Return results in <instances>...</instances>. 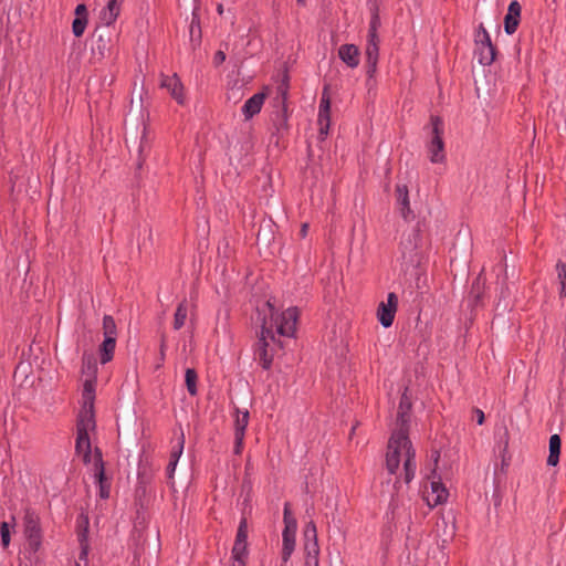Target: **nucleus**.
<instances>
[{"mask_svg":"<svg viewBox=\"0 0 566 566\" xmlns=\"http://www.w3.org/2000/svg\"><path fill=\"white\" fill-rule=\"evenodd\" d=\"M176 467H177L176 462H170V461L168 462V465L166 468V472H167V476L169 479L174 478V473H175Z\"/></svg>","mask_w":566,"mask_h":566,"instance_id":"nucleus-51","label":"nucleus"},{"mask_svg":"<svg viewBox=\"0 0 566 566\" xmlns=\"http://www.w3.org/2000/svg\"><path fill=\"white\" fill-rule=\"evenodd\" d=\"M365 56H366L367 80L370 81L371 78H374V76L377 72V64H378V57H379V44L367 43Z\"/></svg>","mask_w":566,"mask_h":566,"instance_id":"nucleus-18","label":"nucleus"},{"mask_svg":"<svg viewBox=\"0 0 566 566\" xmlns=\"http://www.w3.org/2000/svg\"><path fill=\"white\" fill-rule=\"evenodd\" d=\"M160 87L166 88L171 97L179 104H185L184 85L179 76L175 73L172 75L161 74Z\"/></svg>","mask_w":566,"mask_h":566,"instance_id":"nucleus-14","label":"nucleus"},{"mask_svg":"<svg viewBox=\"0 0 566 566\" xmlns=\"http://www.w3.org/2000/svg\"><path fill=\"white\" fill-rule=\"evenodd\" d=\"M124 0H106V6L102 9L99 19L103 24L112 25L119 15L120 7Z\"/></svg>","mask_w":566,"mask_h":566,"instance_id":"nucleus-20","label":"nucleus"},{"mask_svg":"<svg viewBox=\"0 0 566 566\" xmlns=\"http://www.w3.org/2000/svg\"><path fill=\"white\" fill-rule=\"evenodd\" d=\"M557 276L560 284L559 294L566 296V264L557 263Z\"/></svg>","mask_w":566,"mask_h":566,"instance_id":"nucleus-42","label":"nucleus"},{"mask_svg":"<svg viewBox=\"0 0 566 566\" xmlns=\"http://www.w3.org/2000/svg\"><path fill=\"white\" fill-rule=\"evenodd\" d=\"M231 566H247V560L242 559H232Z\"/></svg>","mask_w":566,"mask_h":566,"instance_id":"nucleus-54","label":"nucleus"},{"mask_svg":"<svg viewBox=\"0 0 566 566\" xmlns=\"http://www.w3.org/2000/svg\"><path fill=\"white\" fill-rule=\"evenodd\" d=\"M1 544L6 548L10 544V526L8 522L0 523Z\"/></svg>","mask_w":566,"mask_h":566,"instance_id":"nucleus-43","label":"nucleus"},{"mask_svg":"<svg viewBox=\"0 0 566 566\" xmlns=\"http://www.w3.org/2000/svg\"><path fill=\"white\" fill-rule=\"evenodd\" d=\"M96 484H98V495L101 499L106 500L109 497L111 493V482L106 478V473L104 472L103 478H95Z\"/></svg>","mask_w":566,"mask_h":566,"instance_id":"nucleus-36","label":"nucleus"},{"mask_svg":"<svg viewBox=\"0 0 566 566\" xmlns=\"http://www.w3.org/2000/svg\"><path fill=\"white\" fill-rule=\"evenodd\" d=\"M74 13H75V18H87L88 17L87 8L84 3L77 4Z\"/></svg>","mask_w":566,"mask_h":566,"instance_id":"nucleus-47","label":"nucleus"},{"mask_svg":"<svg viewBox=\"0 0 566 566\" xmlns=\"http://www.w3.org/2000/svg\"><path fill=\"white\" fill-rule=\"evenodd\" d=\"M419 494H420L421 499L424 500V492L420 491Z\"/></svg>","mask_w":566,"mask_h":566,"instance_id":"nucleus-58","label":"nucleus"},{"mask_svg":"<svg viewBox=\"0 0 566 566\" xmlns=\"http://www.w3.org/2000/svg\"><path fill=\"white\" fill-rule=\"evenodd\" d=\"M378 27H379V18L377 14H375V15H373V18L370 20L368 32H377Z\"/></svg>","mask_w":566,"mask_h":566,"instance_id":"nucleus-49","label":"nucleus"},{"mask_svg":"<svg viewBox=\"0 0 566 566\" xmlns=\"http://www.w3.org/2000/svg\"><path fill=\"white\" fill-rule=\"evenodd\" d=\"M307 231H308V224L307 223H303L302 227H301L300 235L302 238H305L307 235Z\"/></svg>","mask_w":566,"mask_h":566,"instance_id":"nucleus-53","label":"nucleus"},{"mask_svg":"<svg viewBox=\"0 0 566 566\" xmlns=\"http://www.w3.org/2000/svg\"><path fill=\"white\" fill-rule=\"evenodd\" d=\"M165 339L163 338L160 344V360H164L165 358Z\"/></svg>","mask_w":566,"mask_h":566,"instance_id":"nucleus-55","label":"nucleus"},{"mask_svg":"<svg viewBox=\"0 0 566 566\" xmlns=\"http://www.w3.org/2000/svg\"><path fill=\"white\" fill-rule=\"evenodd\" d=\"M304 551L306 553L305 565L304 566H319L318 555L319 547L316 542H310L304 545Z\"/></svg>","mask_w":566,"mask_h":566,"instance_id":"nucleus-27","label":"nucleus"},{"mask_svg":"<svg viewBox=\"0 0 566 566\" xmlns=\"http://www.w3.org/2000/svg\"><path fill=\"white\" fill-rule=\"evenodd\" d=\"M185 446V436L184 432H181L177 446H175L170 452L169 461L178 463Z\"/></svg>","mask_w":566,"mask_h":566,"instance_id":"nucleus-39","label":"nucleus"},{"mask_svg":"<svg viewBox=\"0 0 566 566\" xmlns=\"http://www.w3.org/2000/svg\"><path fill=\"white\" fill-rule=\"evenodd\" d=\"M438 537H443L442 542L446 543L448 538H450L453 534V527L449 525V523L442 518L441 523H437V530H436Z\"/></svg>","mask_w":566,"mask_h":566,"instance_id":"nucleus-35","label":"nucleus"},{"mask_svg":"<svg viewBox=\"0 0 566 566\" xmlns=\"http://www.w3.org/2000/svg\"><path fill=\"white\" fill-rule=\"evenodd\" d=\"M431 479V497L427 496V505L436 506L447 501L448 491L439 480H436V470H433Z\"/></svg>","mask_w":566,"mask_h":566,"instance_id":"nucleus-17","label":"nucleus"},{"mask_svg":"<svg viewBox=\"0 0 566 566\" xmlns=\"http://www.w3.org/2000/svg\"><path fill=\"white\" fill-rule=\"evenodd\" d=\"M317 124L319 126V139L324 140L328 135L331 126V95L328 85H325L322 91V96L318 106Z\"/></svg>","mask_w":566,"mask_h":566,"instance_id":"nucleus-8","label":"nucleus"},{"mask_svg":"<svg viewBox=\"0 0 566 566\" xmlns=\"http://www.w3.org/2000/svg\"><path fill=\"white\" fill-rule=\"evenodd\" d=\"M103 335L117 339V327L115 319L112 315H104L103 317Z\"/></svg>","mask_w":566,"mask_h":566,"instance_id":"nucleus-32","label":"nucleus"},{"mask_svg":"<svg viewBox=\"0 0 566 566\" xmlns=\"http://www.w3.org/2000/svg\"><path fill=\"white\" fill-rule=\"evenodd\" d=\"M398 308V296L390 292L386 302H380L377 307V318L381 326L388 328L392 325Z\"/></svg>","mask_w":566,"mask_h":566,"instance_id":"nucleus-11","label":"nucleus"},{"mask_svg":"<svg viewBox=\"0 0 566 566\" xmlns=\"http://www.w3.org/2000/svg\"><path fill=\"white\" fill-rule=\"evenodd\" d=\"M88 528H90V521L88 516L85 514H80L76 520V534H77V541L80 543V560H85L88 555Z\"/></svg>","mask_w":566,"mask_h":566,"instance_id":"nucleus-13","label":"nucleus"},{"mask_svg":"<svg viewBox=\"0 0 566 566\" xmlns=\"http://www.w3.org/2000/svg\"><path fill=\"white\" fill-rule=\"evenodd\" d=\"M96 422L90 418L77 420L75 452L83 455V462L88 464L92 461V447L88 432L95 430Z\"/></svg>","mask_w":566,"mask_h":566,"instance_id":"nucleus-5","label":"nucleus"},{"mask_svg":"<svg viewBox=\"0 0 566 566\" xmlns=\"http://www.w3.org/2000/svg\"><path fill=\"white\" fill-rule=\"evenodd\" d=\"M271 122L273 126V130L271 134V139H274V144L276 146L280 145L281 139L289 132V111L280 109L273 111L271 113Z\"/></svg>","mask_w":566,"mask_h":566,"instance_id":"nucleus-12","label":"nucleus"},{"mask_svg":"<svg viewBox=\"0 0 566 566\" xmlns=\"http://www.w3.org/2000/svg\"><path fill=\"white\" fill-rule=\"evenodd\" d=\"M474 419L476 420L478 424H482L484 422V413L480 409L473 410Z\"/></svg>","mask_w":566,"mask_h":566,"instance_id":"nucleus-50","label":"nucleus"},{"mask_svg":"<svg viewBox=\"0 0 566 566\" xmlns=\"http://www.w3.org/2000/svg\"><path fill=\"white\" fill-rule=\"evenodd\" d=\"M187 314H188L187 301L184 300L178 304L175 315H174V328L176 331L180 329L185 325Z\"/></svg>","mask_w":566,"mask_h":566,"instance_id":"nucleus-29","label":"nucleus"},{"mask_svg":"<svg viewBox=\"0 0 566 566\" xmlns=\"http://www.w3.org/2000/svg\"><path fill=\"white\" fill-rule=\"evenodd\" d=\"M197 381V371L193 368H187L185 373V382L190 396H196L198 392Z\"/></svg>","mask_w":566,"mask_h":566,"instance_id":"nucleus-31","label":"nucleus"},{"mask_svg":"<svg viewBox=\"0 0 566 566\" xmlns=\"http://www.w3.org/2000/svg\"><path fill=\"white\" fill-rule=\"evenodd\" d=\"M92 455L94 458V478H103L105 472V462L103 460L102 450L98 447H95L94 451H92Z\"/></svg>","mask_w":566,"mask_h":566,"instance_id":"nucleus-30","label":"nucleus"},{"mask_svg":"<svg viewBox=\"0 0 566 566\" xmlns=\"http://www.w3.org/2000/svg\"><path fill=\"white\" fill-rule=\"evenodd\" d=\"M82 373L90 378L95 379L97 374V364L93 355L84 354L82 357Z\"/></svg>","mask_w":566,"mask_h":566,"instance_id":"nucleus-28","label":"nucleus"},{"mask_svg":"<svg viewBox=\"0 0 566 566\" xmlns=\"http://www.w3.org/2000/svg\"><path fill=\"white\" fill-rule=\"evenodd\" d=\"M265 97V93L259 92L244 103L242 106V114L245 119H251L254 115L261 112Z\"/></svg>","mask_w":566,"mask_h":566,"instance_id":"nucleus-19","label":"nucleus"},{"mask_svg":"<svg viewBox=\"0 0 566 566\" xmlns=\"http://www.w3.org/2000/svg\"><path fill=\"white\" fill-rule=\"evenodd\" d=\"M111 27L103 24L94 30L93 38L95 39V44L92 46V53L98 60L104 59L111 52L113 43Z\"/></svg>","mask_w":566,"mask_h":566,"instance_id":"nucleus-7","label":"nucleus"},{"mask_svg":"<svg viewBox=\"0 0 566 566\" xmlns=\"http://www.w3.org/2000/svg\"><path fill=\"white\" fill-rule=\"evenodd\" d=\"M338 57L350 69H355L360 62V51L355 44H343L338 49Z\"/></svg>","mask_w":566,"mask_h":566,"instance_id":"nucleus-16","label":"nucleus"},{"mask_svg":"<svg viewBox=\"0 0 566 566\" xmlns=\"http://www.w3.org/2000/svg\"><path fill=\"white\" fill-rule=\"evenodd\" d=\"M305 543L316 542L317 543V531L316 525L313 521H310L304 528Z\"/></svg>","mask_w":566,"mask_h":566,"instance_id":"nucleus-41","label":"nucleus"},{"mask_svg":"<svg viewBox=\"0 0 566 566\" xmlns=\"http://www.w3.org/2000/svg\"><path fill=\"white\" fill-rule=\"evenodd\" d=\"M115 347H116L115 338H111V337L105 338L104 337V340L102 342V344L98 347L99 359L103 365L109 363L113 359L114 353H115Z\"/></svg>","mask_w":566,"mask_h":566,"instance_id":"nucleus-23","label":"nucleus"},{"mask_svg":"<svg viewBox=\"0 0 566 566\" xmlns=\"http://www.w3.org/2000/svg\"><path fill=\"white\" fill-rule=\"evenodd\" d=\"M235 420H234V434L245 436V430L249 424L250 413L248 410L241 411L238 407H234Z\"/></svg>","mask_w":566,"mask_h":566,"instance_id":"nucleus-25","label":"nucleus"},{"mask_svg":"<svg viewBox=\"0 0 566 566\" xmlns=\"http://www.w3.org/2000/svg\"><path fill=\"white\" fill-rule=\"evenodd\" d=\"M149 481H150V475L147 473L146 469L139 467L138 475H137V482H138L137 492L143 488V493H145L144 485L147 484Z\"/></svg>","mask_w":566,"mask_h":566,"instance_id":"nucleus-44","label":"nucleus"},{"mask_svg":"<svg viewBox=\"0 0 566 566\" xmlns=\"http://www.w3.org/2000/svg\"><path fill=\"white\" fill-rule=\"evenodd\" d=\"M265 306L269 308L270 321H273L274 315H276L274 305L269 300L265 303ZM258 321H261L262 324L261 329L258 333V339L253 345V357L254 360L259 361L264 370H270L274 358V347L272 344L281 346V342L280 339H276L274 335L272 322L269 324L265 315L261 317V312L259 310Z\"/></svg>","mask_w":566,"mask_h":566,"instance_id":"nucleus-2","label":"nucleus"},{"mask_svg":"<svg viewBox=\"0 0 566 566\" xmlns=\"http://www.w3.org/2000/svg\"><path fill=\"white\" fill-rule=\"evenodd\" d=\"M231 558L232 559L247 560V558H248V543L234 542L233 547H232V552H231Z\"/></svg>","mask_w":566,"mask_h":566,"instance_id":"nucleus-37","label":"nucleus"},{"mask_svg":"<svg viewBox=\"0 0 566 566\" xmlns=\"http://www.w3.org/2000/svg\"><path fill=\"white\" fill-rule=\"evenodd\" d=\"M411 407V403L408 401V398L406 396L401 397L399 409L397 413V419L401 423V428L409 421V415L408 411Z\"/></svg>","mask_w":566,"mask_h":566,"instance_id":"nucleus-33","label":"nucleus"},{"mask_svg":"<svg viewBox=\"0 0 566 566\" xmlns=\"http://www.w3.org/2000/svg\"><path fill=\"white\" fill-rule=\"evenodd\" d=\"M298 319L297 307H289L281 313L275 319L276 332L281 336L292 337L296 332V323Z\"/></svg>","mask_w":566,"mask_h":566,"instance_id":"nucleus-9","label":"nucleus"},{"mask_svg":"<svg viewBox=\"0 0 566 566\" xmlns=\"http://www.w3.org/2000/svg\"><path fill=\"white\" fill-rule=\"evenodd\" d=\"M243 440L244 436L234 434V447H233V453L239 455L242 452L243 449Z\"/></svg>","mask_w":566,"mask_h":566,"instance_id":"nucleus-45","label":"nucleus"},{"mask_svg":"<svg viewBox=\"0 0 566 566\" xmlns=\"http://www.w3.org/2000/svg\"><path fill=\"white\" fill-rule=\"evenodd\" d=\"M432 126V139L429 148L430 160L433 164H442L446 160L444 144L442 135L444 132V125L439 117L431 118Z\"/></svg>","mask_w":566,"mask_h":566,"instance_id":"nucleus-6","label":"nucleus"},{"mask_svg":"<svg viewBox=\"0 0 566 566\" xmlns=\"http://www.w3.org/2000/svg\"><path fill=\"white\" fill-rule=\"evenodd\" d=\"M560 453V438L558 434H553L549 438V455L547 458V464L555 467L559 461Z\"/></svg>","mask_w":566,"mask_h":566,"instance_id":"nucleus-26","label":"nucleus"},{"mask_svg":"<svg viewBox=\"0 0 566 566\" xmlns=\"http://www.w3.org/2000/svg\"><path fill=\"white\" fill-rule=\"evenodd\" d=\"M397 202L401 206V214L406 220L413 219L410 207H409V197L408 189L405 185H398L396 188Z\"/></svg>","mask_w":566,"mask_h":566,"instance_id":"nucleus-22","label":"nucleus"},{"mask_svg":"<svg viewBox=\"0 0 566 566\" xmlns=\"http://www.w3.org/2000/svg\"><path fill=\"white\" fill-rule=\"evenodd\" d=\"M438 458H439V453H437V455L434 458V462H438Z\"/></svg>","mask_w":566,"mask_h":566,"instance_id":"nucleus-59","label":"nucleus"},{"mask_svg":"<svg viewBox=\"0 0 566 566\" xmlns=\"http://www.w3.org/2000/svg\"><path fill=\"white\" fill-rule=\"evenodd\" d=\"M367 43H377L379 44V38L377 32H368Z\"/></svg>","mask_w":566,"mask_h":566,"instance_id":"nucleus-52","label":"nucleus"},{"mask_svg":"<svg viewBox=\"0 0 566 566\" xmlns=\"http://www.w3.org/2000/svg\"><path fill=\"white\" fill-rule=\"evenodd\" d=\"M234 542L248 543V521H247V517H242L240 520Z\"/></svg>","mask_w":566,"mask_h":566,"instance_id":"nucleus-40","label":"nucleus"},{"mask_svg":"<svg viewBox=\"0 0 566 566\" xmlns=\"http://www.w3.org/2000/svg\"><path fill=\"white\" fill-rule=\"evenodd\" d=\"M142 166H143V163L139 160V161L137 163V168H138V169H140V168H142Z\"/></svg>","mask_w":566,"mask_h":566,"instance_id":"nucleus-57","label":"nucleus"},{"mask_svg":"<svg viewBox=\"0 0 566 566\" xmlns=\"http://www.w3.org/2000/svg\"><path fill=\"white\" fill-rule=\"evenodd\" d=\"M476 42L480 43L481 46L486 43H491L490 36L485 30H482L476 34Z\"/></svg>","mask_w":566,"mask_h":566,"instance_id":"nucleus-48","label":"nucleus"},{"mask_svg":"<svg viewBox=\"0 0 566 566\" xmlns=\"http://www.w3.org/2000/svg\"><path fill=\"white\" fill-rule=\"evenodd\" d=\"M23 533L28 542L29 549L36 553L42 545V528L40 516L31 509H25L23 516Z\"/></svg>","mask_w":566,"mask_h":566,"instance_id":"nucleus-4","label":"nucleus"},{"mask_svg":"<svg viewBox=\"0 0 566 566\" xmlns=\"http://www.w3.org/2000/svg\"><path fill=\"white\" fill-rule=\"evenodd\" d=\"M480 63L489 65L494 61V48L491 43L483 44L480 46Z\"/></svg>","mask_w":566,"mask_h":566,"instance_id":"nucleus-34","label":"nucleus"},{"mask_svg":"<svg viewBox=\"0 0 566 566\" xmlns=\"http://www.w3.org/2000/svg\"><path fill=\"white\" fill-rule=\"evenodd\" d=\"M405 454L403 480L409 483L416 472L415 450L403 428L395 431L388 442V451L386 454V468L390 474H395L399 468L401 453Z\"/></svg>","mask_w":566,"mask_h":566,"instance_id":"nucleus-1","label":"nucleus"},{"mask_svg":"<svg viewBox=\"0 0 566 566\" xmlns=\"http://www.w3.org/2000/svg\"><path fill=\"white\" fill-rule=\"evenodd\" d=\"M189 36L190 42L193 48L201 44L202 39V32H201V25H200V17L197 13L196 9L192 12V19L189 25Z\"/></svg>","mask_w":566,"mask_h":566,"instance_id":"nucleus-24","label":"nucleus"},{"mask_svg":"<svg viewBox=\"0 0 566 566\" xmlns=\"http://www.w3.org/2000/svg\"><path fill=\"white\" fill-rule=\"evenodd\" d=\"M82 399H83V406H82V410L78 413L77 420H85L86 418H90L92 421H95V412H94L95 379L87 378L84 381Z\"/></svg>","mask_w":566,"mask_h":566,"instance_id":"nucleus-10","label":"nucleus"},{"mask_svg":"<svg viewBox=\"0 0 566 566\" xmlns=\"http://www.w3.org/2000/svg\"><path fill=\"white\" fill-rule=\"evenodd\" d=\"M218 12H219L220 14L223 12L222 4H219V6H218Z\"/></svg>","mask_w":566,"mask_h":566,"instance_id":"nucleus-56","label":"nucleus"},{"mask_svg":"<svg viewBox=\"0 0 566 566\" xmlns=\"http://www.w3.org/2000/svg\"><path fill=\"white\" fill-rule=\"evenodd\" d=\"M226 61V53L224 51L222 50H218L216 53H214V56H213V65L216 67L220 66L223 62Z\"/></svg>","mask_w":566,"mask_h":566,"instance_id":"nucleus-46","label":"nucleus"},{"mask_svg":"<svg viewBox=\"0 0 566 566\" xmlns=\"http://www.w3.org/2000/svg\"><path fill=\"white\" fill-rule=\"evenodd\" d=\"M284 530L282 533V557L281 566L286 565L295 548V534L297 522L291 514L290 503L284 504L283 510Z\"/></svg>","mask_w":566,"mask_h":566,"instance_id":"nucleus-3","label":"nucleus"},{"mask_svg":"<svg viewBox=\"0 0 566 566\" xmlns=\"http://www.w3.org/2000/svg\"><path fill=\"white\" fill-rule=\"evenodd\" d=\"M88 22V18H75L72 22V32L74 36L80 38L83 35L86 25Z\"/></svg>","mask_w":566,"mask_h":566,"instance_id":"nucleus-38","label":"nucleus"},{"mask_svg":"<svg viewBox=\"0 0 566 566\" xmlns=\"http://www.w3.org/2000/svg\"><path fill=\"white\" fill-rule=\"evenodd\" d=\"M521 4L517 0L511 1L507 8V13L504 18V30L507 34H513L520 24Z\"/></svg>","mask_w":566,"mask_h":566,"instance_id":"nucleus-15","label":"nucleus"},{"mask_svg":"<svg viewBox=\"0 0 566 566\" xmlns=\"http://www.w3.org/2000/svg\"><path fill=\"white\" fill-rule=\"evenodd\" d=\"M289 77L284 76L283 81L276 87V96L272 101L273 111L287 109Z\"/></svg>","mask_w":566,"mask_h":566,"instance_id":"nucleus-21","label":"nucleus"}]
</instances>
